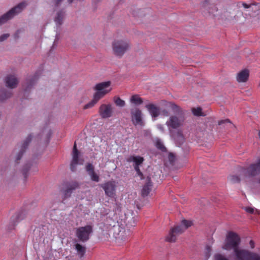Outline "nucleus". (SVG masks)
I'll use <instances>...</instances> for the list:
<instances>
[{"label":"nucleus","mask_w":260,"mask_h":260,"mask_svg":"<svg viewBox=\"0 0 260 260\" xmlns=\"http://www.w3.org/2000/svg\"><path fill=\"white\" fill-rule=\"evenodd\" d=\"M115 214L113 212L107 210L105 211V214H102L101 216V220L106 229L109 230L112 226L117 224L118 222L116 221V219L114 218Z\"/></svg>","instance_id":"1a4fd4ad"},{"label":"nucleus","mask_w":260,"mask_h":260,"mask_svg":"<svg viewBox=\"0 0 260 260\" xmlns=\"http://www.w3.org/2000/svg\"><path fill=\"white\" fill-rule=\"evenodd\" d=\"M192 225L191 221L183 220L181 221V224L176 226L171 229L169 235L166 237V241L170 242H174L176 241L177 237L181 234L188 227Z\"/></svg>","instance_id":"7ed1b4c3"},{"label":"nucleus","mask_w":260,"mask_h":260,"mask_svg":"<svg viewBox=\"0 0 260 260\" xmlns=\"http://www.w3.org/2000/svg\"><path fill=\"white\" fill-rule=\"evenodd\" d=\"M126 161L128 162H133V166H138L142 165L144 159L140 156L131 155L127 158Z\"/></svg>","instance_id":"5701e85b"},{"label":"nucleus","mask_w":260,"mask_h":260,"mask_svg":"<svg viewBox=\"0 0 260 260\" xmlns=\"http://www.w3.org/2000/svg\"><path fill=\"white\" fill-rule=\"evenodd\" d=\"M48 135H49V136H50V135H51V132H50V131H49V133H48Z\"/></svg>","instance_id":"8fccbe9b"},{"label":"nucleus","mask_w":260,"mask_h":260,"mask_svg":"<svg viewBox=\"0 0 260 260\" xmlns=\"http://www.w3.org/2000/svg\"><path fill=\"white\" fill-rule=\"evenodd\" d=\"M252 4H247L246 3L244 2H239L238 3L237 6L240 8L241 7H244L245 9H248L250 8Z\"/></svg>","instance_id":"f704fd0d"},{"label":"nucleus","mask_w":260,"mask_h":260,"mask_svg":"<svg viewBox=\"0 0 260 260\" xmlns=\"http://www.w3.org/2000/svg\"><path fill=\"white\" fill-rule=\"evenodd\" d=\"M124 218H123V220H124V222H125V214H124Z\"/></svg>","instance_id":"09e8293b"},{"label":"nucleus","mask_w":260,"mask_h":260,"mask_svg":"<svg viewBox=\"0 0 260 260\" xmlns=\"http://www.w3.org/2000/svg\"><path fill=\"white\" fill-rule=\"evenodd\" d=\"M26 6L27 3L25 2H22L11 9L9 11L0 17V25L5 24L8 21L12 19L15 16L20 13L25 8Z\"/></svg>","instance_id":"20e7f679"},{"label":"nucleus","mask_w":260,"mask_h":260,"mask_svg":"<svg viewBox=\"0 0 260 260\" xmlns=\"http://www.w3.org/2000/svg\"><path fill=\"white\" fill-rule=\"evenodd\" d=\"M62 0H54L55 6L57 7L59 5Z\"/></svg>","instance_id":"a18cd8bd"},{"label":"nucleus","mask_w":260,"mask_h":260,"mask_svg":"<svg viewBox=\"0 0 260 260\" xmlns=\"http://www.w3.org/2000/svg\"><path fill=\"white\" fill-rule=\"evenodd\" d=\"M137 174L140 177L141 180L144 179V175L142 172L140 171L137 172Z\"/></svg>","instance_id":"37998d69"},{"label":"nucleus","mask_w":260,"mask_h":260,"mask_svg":"<svg viewBox=\"0 0 260 260\" xmlns=\"http://www.w3.org/2000/svg\"><path fill=\"white\" fill-rule=\"evenodd\" d=\"M113 107L111 104H102L99 113L102 118H108L113 115Z\"/></svg>","instance_id":"2eb2a0df"},{"label":"nucleus","mask_w":260,"mask_h":260,"mask_svg":"<svg viewBox=\"0 0 260 260\" xmlns=\"http://www.w3.org/2000/svg\"><path fill=\"white\" fill-rule=\"evenodd\" d=\"M113 54L121 57L130 48V43L126 39L115 40L112 44Z\"/></svg>","instance_id":"f03ea898"},{"label":"nucleus","mask_w":260,"mask_h":260,"mask_svg":"<svg viewBox=\"0 0 260 260\" xmlns=\"http://www.w3.org/2000/svg\"><path fill=\"white\" fill-rule=\"evenodd\" d=\"M140 166H133L134 168V169L136 171V172L140 171Z\"/></svg>","instance_id":"de8ad7c7"},{"label":"nucleus","mask_w":260,"mask_h":260,"mask_svg":"<svg viewBox=\"0 0 260 260\" xmlns=\"http://www.w3.org/2000/svg\"><path fill=\"white\" fill-rule=\"evenodd\" d=\"M206 255L208 257L210 256V252L211 251V248L209 246H207L206 247Z\"/></svg>","instance_id":"a19ab883"},{"label":"nucleus","mask_w":260,"mask_h":260,"mask_svg":"<svg viewBox=\"0 0 260 260\" xmlns=\"http://www.w3.org/2000/svg\"><path fill=\"white\" fill-rule=\"evenodd\" d=\"M169 107L174 113L166 122L169 132L182 127L185 120V111L174 103H169Z\"/></svg>","instance_id":"f257e3e1"},{"label":"nucleus","mask_w":260,"mask_h":260,"mask_svg":"<svg viewBox=\"0 0 260 260\" xmlns=\"http://www.w3.org/2000/svg\"><path fill=\"white\" fill-rule=\"evenodd\" d=\"M100 100V99L99 98H98L96 95L93 94V99L90 102H89L84 106V109H87L93 107L98 102V101Z\"/></svg>","instance_id":"c85d7f7f"},{"label":"nucleus","mask_w":260,"mask_h":260,"mask_svg":"<svg viewBox=\"0 0 260 260\" xmlns=\"http://www.w3.org/2000/svg\"><path fill=\"white\" fill-rule=\"evenodd\" d=\"M237 260H260V253L248 250L239 251L236 252Z\"/></svg>","instance_id":"9d476101"},{"label":"nucleus","mask_w":260,"mask_h":260,"mask_svg":"<svg viewBox=\"0 0 260 260\" xmlns=\"http://www.w3.org/2000/svg\"><path fill=\"white\" fill-rule=\"evenodd\" d=\"M240 242V239L239 236L234 232H230L228 234L225 244L222 246V248L228 250L233 249L236 256L237 251H244V250L238 249Z\"/></svg>","instance_id":"39448f33"},{"label":"nucleus","mask_w":260,"mask_h":260,"mask_svg":"<svg viewBox=\"0 0 260 260\" xmlns=\"http://www.w3.org/2000/svg\"><path fill=\"white\" fill-rule=\"evenodd\" d=\"M155 145H156V147H157V148L160 150L161 151H164V152L166 151V147L164 146L162 142L160 140H157L156 142Z\"/></svg>","instance_id":"72a5a7b5"},{"label":"nucleus","mask_w":260,"mask_h":260,"mask_svg":"<svg viewBox=\"0 0 260 260\" xmlns=\"http://www.w3.org/2000/svg\"><path fill=\"white\" fill-rule=\"evenodd\" d=\"M37 78L36 76H34L33 77H32L31 78L27 79L26 80L27 85L26 86L25 90H27L29 89V88H30L31 87V86L33 85H34L36 81H37Z\"/></svg>","instance_id":"c756f323"},{"label":"nucleus","mask_w":260,"mask_h":260,"mask_svg":"<svg viewBox=\"0 0 260 260\" xmlns=\"http://www.w3.org/2000/svg\"><path fill=\"white\" fill-rule=\"evenodd\" d=\"M130 102L135 105H140L143 103V100L139 95L135 94L131 96Z\"/></svg>","instance_id":"bb28decb"},{"label":"nucleus","mask_w":260,"mask_h":260,"mask_svg":"<svg viewBox=\"0 0 260 260\" xmlns=\"http://www.w3.org/2000/svg\"><path fill=\"white\" fill-rule=\"evenodd\" d=\"M75 248L77 251V254L80 258L83 257L86 253V247L80 244L77 243L75 245Z\"/></svg>","instance_id":"a878e982"},{"label":"nucleus","mask_w":260,"mask_h":260,"mask_svg":"<svg viewBox=\"0 0 260 260\" xmlns=\"http://www.w3.org/2000/svg\"><path fill=\"white\" fill-rule=\"evenodd\" d=\"M108 230L110 231L111 233H113V236L116 238L118 237L120 233L123 232L122 231L124 230V228H122L119 223H117L114 226H112Z\"/></svg>","instance_id":"393cba45"},{"label":"nucleus","mask_w":260,"mask_h":260,"mask_svg":"<svg viewBox=\"0 0 260 260\" xmlns=\"http://www.w3.org/2000/svg\"><path fill=\"white\" fill-rule=\"evenodd\" d=\"M10 36L9 34H5L0 36V42H2L5 40H7Z\"/></svg>","instance_id":"4c0bfd02"},{"label":"nucleus","mask_w":260,"mask_h":260,"mask_svg":"<svg viewBox=\"0 0 260 260\" xmlns=\"http://www.w3.org/2000/svg\"><path fill=\"white\" fill-rule=\"evenodd\" d=\"M249 244H250V247H251V248H254V243L253 241L250 240V242H249Z\"/></svg>","instance_id":"49530a36"},{"label":"nucleus","mask_w":260,"mask_h":260,"mask_svg":"<svg viewBox=\"0 0 260 260\" xmlns=\"http://www.w3.org/2000/svg\"><path fill=\"white\" fill-rule=\"evenodd\" d=\"M249 77V72L247 70H244L238 74L237 76V81L238 82H245L247 81Z\"/></svg>","instance_id":"b1692460"},{"label":"nucleus","mask_w":260,"mask_h":260,"mask_svg":"<svg viewBox=\"0 0 260 260\" xmlns=\"http://www.w3.org/2000/svg\"><path fill=\"white\" fill-rule=\"evenodd\" d=\"M85 169L88 174L90 176L92 181L98 182L100 181L99 175L94 172V168L92 164L87 163Z\"/></svg>","instance_id":"a211bd4d"},{"label":"nucleus","mask_w":260,"mask_h":260,"mask_svg":"<svg viewBox=\"0 0 260 260\" xmlns=\"http://www.w3.org/2000/svg\"><path fill=\"white\" fill-rule=\"evenodd\" d=\"M114 102L117 106L123 107L125 105V102L119 97H114Z\"/></svg>","instance_id":"2f4dec72"},{"label":"nucleus","mask_w":260,"mask_h":260,"mask_svg":"<svg viewBox=\"0 0 260 260\" xmlns=\"http://www.w3.org/2000/svg\"><path fill=\"white\" fill-rule=\"evenodd\" d=\"M92 232L91 225L79 227L76 230V236L78 240L82 242H86L89 239V235Z\"/></svg>","instance_id":"6e6552de"},{"label":"nucleus","mask_w":260,"mask_h":260,"mask_svg":"<svg viewBox=\"0 0 260 260\" xmlns=\"http://www.w3.org/2000/svg\"><path fill=\"white\" fill-rule=\"evenodd\" d=\"M149 113L152 117L155 118L160 114V110L158 107L153 104H148L146 106Z\"/></svg>","instance_id":"4be33fe9"},{"label":"nucleus","mask_w":260,"mask_h":260,"mask_svg":"<svg viewBox=\"0 0 260 260\" xmlns=\"http://www.w3.org/2000/svg\"><path fill=\"white\" fill-rule=\"evenodd\" d=\"M62 189L63 199H66L71 196L73 191L80 187V184L75 181L67 182L64 183Z\"/></svg>","instance_id":"9b49d317"},{"label":"nucleus","mask_w":260,"mask_h":260,"mask_svg":"<svg viewBox=\"0 0 260 260\" xmlns=\"http://www.w3.org/2000/svg\"><path fill=\"white\" fill-rule=\"evenodd\" d=\"M242 174L246 177H252L260 175V158L242 170Z\"/></svg>","instance_id":"423d86ee"},{"label":"nucleus","mask_w":260,"mask_h":260,"mask_svg":"<svg viewBox=\"0 0 260 260\" xmlns=\"http://www.w3.org/2000/svg\"><path fill=\"white\" fill-rule=\"evenodd\" d=\"M160 114H161L163 116L166 117L169 115V112L167 109L162 110L161 111H160Z\"/></svg>","instance_id":"58836bf2"},{"label":"nucleus","mask_w":260,"mask_h":260,"mask_svg":"<svg viewBox=\"0 0 260 260\" xmlns=\"http://www.w3.org/2000/svg\"><path fill=\"white\" fill-rule=\"evenodd\" d=\"M169 132L171 137L173 139L177 145L180 146L184 143L185 138L181 131H172Z\"/></svg>","instance_id":"f3484780"},{"label":"nucleus","mask_w":260,"mask_h":260,"mask_svg":"<svg viewBox=\"0 0 260 260\" xmlns=\"http://www.w3.org/2000/svg\"><path fill=\"white\" fill-rule=\"evenodd\" d=\"M230 178L233 183L239 182L240 181V178L237 175L231 176Z\"/></svg>","instance_id":"e433bc0d"},{"label":"nucleus","mask_w":260,"mask_h":260,"mask_svg":"<svg viewBox=\"0 0 260 260\" xmlns=\"http://www.w3.org/2000/svg\"><path fill=\"white\" fill-rule=\"evenodd\" d=\"M192 113L196 116H204L205 115L202 112V109L200 107L193 108L191 110Z\"/></svg>","instance_id":"7c9ffc66"},{"label":"nucleus","mask_w":260,"mask_h":260,"mask_svg":"<svg viewBox=\"0 0 260 260\" xmlns=\"http://www.w3.org/2000/svg\"><path fill=\"white\" fill-rule=\"evenodd\" d=\"M258 182L260 184V179L259 180Z\"/></svg>","instance_id":"603ef678"},{"label":"nucleus","mask_w":260,"mask_h":260,"mask_svg":"<svg viewBox=\"0 0 260 260\" xmlns=\"http://www.w3.org/2000/svg\"><path fill=\"white\" fill-rule=\"evenodd\" d=\"M65 16L66 12L62 10L58 11L56 13L54 18V21L57 26H60L62 24Z\"/></svg>","instance_id":"412c9836"},{"label":"nucleus","mask_w":260,"mask_h":260,"mask_svg":"<svg viewBox=\"0 0 260 260\" xmlns=\"http://www.w3.org/2000/svg\"><path fill=\"white\" fill-rule=\"evenodd\" d=\"M218 124L219 125L225 124L227 125L228 127L229 128H232L234 126V124L231 122V121L229 119H226L225 120L219 121Z\"/></svg>","instance_id":"473e14b6"},{"label":"nucleus","mask_w":260,"mask_h":260,"mask_svg":"<svg viewBox=\"0 0 260 260\" xmlns=\"http://www.w3.org/2000/svg\"><path fill=\"white\" fill-rule=\"evenodd\" d=\"M132 121L135 126H140L143 127L145 125L142 118V112L138 108L132 109L131 111Z\"/></svg>","instance_id":"f8f14e48"},{"label":"nucleus","mask_w":260,"mask_h":260,"mask_svg":"<svg viewBox=\"0 0 260 260\" xmlns=\"http://www.w3.org/2000/svg\"><path fill=\"white\" fill-rule=\"evenodd\" d=\"M101 187L105 191V194L111 198H114L116 195V185L114 181H109L101 185Z\"/></svg>","instance_id":"ddd939ff"},{"label":"nucleus","mask_w":260,"mask_h":260,"mask_svg":"<svg viewBox=\"0 0 260 260\" xmlns=\"http://www.w3.org/2000/svg\"><path fill=\"white\" fill-rule=\"evenodd\" d=\"M245 211L248 212V213H251V214H252L254 213V208H252V207H246L245 208Z\"/></svg>","instance_id":"ea45409f"},{"label":"nucleus","mask_w":260,"mask_h":260,"mask_svg":"<svg viewBox=\"0 0 260 260\" xmlns=\"http://www.w3.org/2000/svg\"><path fill=\"white\" fill-rule=\"evenodd\" d=\"M5 82L7 87L13 89L17 87L18 81L14 75H9L5 78Z\"/></svg>","instance_id":"6ab92c4d"},{"label":"nucleus","mask_w":260,"mask_h":260,"mask_svg":"<svg viewBox=\"0 0 260 260\" xmlns=\"http://www.w3.org/2000/svg\"><path fill=\"white\" fill-rule=\"evenodd\" d=\"M110 81L103 82L96 84L93 87V89L96 91L94 94L101 99L111 90V88H110Z\"/></svg>","instance_id":"0eeeda50"},{"label":"nucleus","mask_w":260,"mask_h":260,"mask_svg":"<svg viewBox=\"0 0 260 260\" xmlns=\"http://www.w3.org/2000/svg\"><path fill=\"white\" fill-rule=\"evenodd\" d=\"M152 183L151 178L148 176L146 178V181L141 190V196L143 197H147L151 190Z\"/></svg>","instance_id":"aec40b11"},{"label":"nucleus","mask_w":260,"mask_h":260,"mask_svg":"<svg viewBox=\"0 0 260 260\" xmlns=\"http://www.w3.org/2000/svg\"><path fill=\"white\" fill-rule=\"evenodd\" d=\"M32 139V136L31 135H29L26 140L24 141L23 143L22 144L21 146H19L18 148V152H17V155L16 157V159L15 160V161L17 163H19V160H20L23 154V153L25 152V150L28 147V144L31 142Z\"/></svg>","instance_id":"dca6fc26"},{"label":"nucleus","mask_w":260,"mask_h":260,"mask_svg":"<svg viewBox=\"0 0 260 260\" xmlns=\"http://www.w3.org/2000/svg\"><path fill=\"white\" fill-rule=\"evenodd\" d=\"M258 136H259V138H260V131H259V133H258Z\"/></svg>","instance_id":"3c124183"},{"label":"nucleus","mask_w":260,"mask_h":260,"mask_svg":"<svg viewBox=\"0 0 260 260\" xmlns=\"http://www.w3.org/2000/svg\"><path fill=\"white\" fill-rule=\"evenodd\" d=\"M157 127L158 129H159L160 131H161V132H164V126L161 124H158L157 125Z\"/></svg>","instance_id":"c03bdc74"},{"label":"nucleus","mask_w":260,"mask_h":260,"mask_svg":"<svg viewBox=\"0 0 260 260\" xmlns=\"http://www.w3.org/2000/svg\"><path fill=\"white\" fill-rule=\"evenodd\" d=\"M28 170H29L28 168H27V169L25 168L22 171L23 175H24V177L25 178V179L27 178V173L28 171Z\"/></svg>","instance_id":"79ce46f5"},{"label":"nucleus","mask_w":260,"mask_h":260,"mask_svg":"<svg viewBox=\"0 0 260 260\" xmlns=\"http://www.w3.org/2000/svg\"><path fill=\"white\" fill-rule=\"evenodd\" d=\"M72 159L70 164V169L72 172L76 170L77 166L78 165H82V160L79 158V152L77 148L76 142L74 143L72 151Z\"/></svg>","instance_id":"4468645a"},{"label":"nucleus","mask_w":260,"mask_h":260,"mask_svg":"<svg viewBox=\"0 0 260 260\" xmlns=\"http://www.w3.org/2000/svg\"><path fill=\"white\" fill-rule=\"evenodd\" d=\"M12 92L8 91L5 89L0 90V100L3 101L11 97Z\"/></svg>","instance_id":"cd10ccee"},{"label":"nucleus","mask_w":260,"mask_h":260,"mask_svg":"<svg viewBox=\"0 0 260 260\" xmlns=\"http://www.w3.org/2000/svg\"><path fill=\"white\" fill-rule=\"evenodd\" d=\"M215 260H229L221 254H216L214 255Z\"/></svg>","instance_id":"c9c22d12"}]
</instances>
